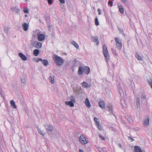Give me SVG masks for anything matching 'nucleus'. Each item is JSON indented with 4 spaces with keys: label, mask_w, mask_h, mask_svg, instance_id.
Wrapping results in <instances>:
<instances>
[{
    "label": "nucleus",
    "mask_w": 152,
    "mask_h": 152,
    "mask_svg": "<svg viewBox=\"0 0 152 152\" xmlns=\"http://www.w3.org/2000/svg\"><path fill=\"white\" fill-rule=\"evenodd\" d=\"M33 36L34 37H37L38 40L39 41H42L45 39V36L44 34H42L40 31L37 30L33 32Z\"/></svg>",
    "instance_id": "f257e3e1"
},
{
    "label": "nucleus",
    "mask_w": 152,
    "mask_h": 152,
    "mask_svg": "<svg viewBox=\"0 0 152 152\" xmlns=\"http://www.w3.org/2000/svg\"><path fill=\"white\" fill-rule=\"evenodd\" d=\"M53 59L54 63L57 66H61L64 63L63 60L61 57L56 55L53 56Z\"/></svg>",
    "instance_id": "f03ea898"
},
{
    "label": "nucleus",
    "mask_w": 152,
    "mask_h": 152,
    "mask_svg": "<svg viewBox=\"0 0 152 152\" xmlns=\"http://www.w3.org/2000/svg\"><path fill=\"white\" fill-rule=\"evenodd\" d=\"M103 52L106 61L107 62L109 60L110 57L105 45H103Z\"/></svg>",
    "instance_id": "7ed1b4c3"
},
{
    "label": "nucleus",
    "mask_w": 152,
    "mask_h": 152,
    "mask_svg": "<svg viewBox=\"0 0 152 152\" xmlns=\"http://www.w3.org/2000/svg\"><path fill=\"white\" fill-rule=\"evenodd\" d=\"M80 142L82 144H86L88 143V140L83 134H81L79 137Z\"/></svg>",
    "instance_id": "20e7f679"
},
{
    "label": "nucleus",
    "mask_w": 152,
    "mask_h": 152,
    "mask_svg": "<svg viewBox=\"0 0 152 152\" xmlns=\"http://www.w3.org/2000/svg\"><path fill=\"white\" fill-rule=\"evenodd\" d=\"M115 41L116 42V47L119 50H121L122 48V44L121 40L119 39L118 38H116L115 39Z\"/></svg>",
    "instance_id": "39448f33"
},
{
    "label": "nucleus",
    "mask_w": 152,
    "mask_h": 152,
    "mask_svg": "<svg viewBox=\"0 0 152 152\" xmlns=\"http://www.w3.org/2000/svg\"><path fill=\"white\" fill-rule=\"evenodd\" d=\"M32 45L36 48L38 49H39L41 48L42 47V43L37 41H34L32 43Z\"/></svg>",
    "instance_id": "423d86ee"
},
{
    "label": "nucleus",
    "mask_w": 152,
    "mask_h": 152,
    "mask_svg": "<svg viewBox=\"0 0 152 152\" xmlns=\"http://www.w3.org/2000/svg\"><path fill=\"white\" fill-rule=\"evenodd\" d=\"M46 130L48 131L51 132L54 129L53 126L50 124H46L44 125Z\"/></svg>",
    "instance_id": "0eeeda50"
},
{
    "label": "nucleus",
    "mask_w": 152,
    "mask_h": 152,
    "mask_svg": "<svg viewBox=\"0 0 152 152\" xmlns=\"http://www.w3.org/2000/svg\"><path fill=\"white\" fill-rule=\"evenodd\" d=\"M117 6L119 9V11L121 13H124V10L122 5L119 3H118Z\"/></svg>",
    "instance_id": "6e6552de"
},
{
    "label": "nucleus",
    "mask_w": 152,
    "mask_h": 152,
    "mask_svg": "<svg viewBox=\"0 0 152 152\" xmlns=\"http://www.w3.org/2000/svg\"><path fill=\"white\" fill-rule=\"evenodd\" d=\"M19 56L23 61H25L27 60V57L21 53H18Z\"/></svg>",
    "instance_id": "1a4fd4ad"
},
{
    "label": "nucleus",
    "mask_w": 152,
    "mask_h": 152,
    "mask_svg": "<svg viewBox=\"0 0 152 152\" xmlns=\"http://www.w3.org/2000/svg\"><path fill=\"white\" fill-rule=\"evenodd\" d=\"M22 27L24 30L26 31L28 29L29 25L26 23H24L22 24Z\"/></svg>",
    "instance_id": "9d476101"
},
{
    "label": "nucleus",
    "mask_w": 152,
    "mask_h": 152,
    "mask_svg": "<svg viewBox=\"0 0 152 152\" xmlns=\"http://www.w3.org/2000/svg\"><path fill=\"white\" fill-rule=\"evenodd\" d=\"M81 85L84 88H88L90 87L91 86V84H88L85 82H83L81 83Z\"/></svg>",
    "instance_id": "9b49d317"
},
{
    "label": "nucleus",
    "mask_w": 152,
    "mask_h": 152,
    "mask_svg": "<svg viewBox=\"0 0 152 152\" xmlns=\"http://www.w3.org/2000/svg\"><path fill=\"white\" fill-rule=\"evenodd\" d=\"M83 71L87 74H89L90 72V68L87 66H83Z\"/></svg>",
    "instance_id": "f8f14e48"
},
{
    "label": "nucleus",
    "mask_w": 152,
    "mask_h": 152,
    "mask_svg": "<svg viewBox=\"0 0 152 152\" xmlns=\"http://www.w3.org/2000/svg\"><path fill=\"white\" fill-rule=\"evenodd\" d=\"M11 10L14 12L17 13H18L20 11V10L17 7H11Z\"/></svg>",
    "instance_id": "ddd939ff"
},
{
    "label": "nucleus",
    "mask_w": 152,
    "mask_h": 152,
    "mask_svg": "<svg viewBox=\"0 0 152 152\" xmlns=\"http://www.w3.org/2000/svg\"><path fill=\"white\" fill-rule=\"evenodd\" d=\"M40 61L43 64L44 66H46L48 65L49 62L47 60L41 59Z\"/></svg>",
    "instance_id": "4468645a"
},
{
    "label": "nucleus",
    "mask_w": 152,
    "mask_h": 152,
    "mask_svg": "<svg viewBox=\"0 0 152 152\" xmlns=\"http://www.w3.org/2000/svg\"><path fill=\"white\" fill-rule=\"evenodd\" d=\"M99 107L103 109L105 108V105L104 102L102 100H100L99 102Z\"/></svg>",
    "instance_id": "2eb2a0df"
},
{
    "label": "nucleus",
    "mask_w": 152,
    "mask_h": 152,
    "mask_svg": "<svg viewBox=\"0 0 152 152\" xmlns=\"http://www.w3.org/2000/svg\"><path fill=\"white\" fill-rule=\"evenodd\" d=\"M65 104L66 105H69L71 107H74V105L73 102L69 101L66 102H65Z\"/></svg>",
    "instance_id": "dca6fc26"
},
{
    "label": "nucleus",
    "mask_w": 152,
    "mask_h": 152,
    "mask_svg": "<svg viewBox=\"0 0 152 152\" xmlns=\"http://www.w3.org/2000/svg\"><path fill=\"white\" fill-rule=\"evenodd\" d=\"M83 66H80L79 67L78 72V74L80 75H81L83 73Z\"/></svg>",
    "instance_id": "f3484780"
},
{
    "label": "nucleus",
    "mask_w": 152,
    "mask_h": 152,
    "mask_svg": "<svg viewBox=\"0 0 152 152\" xmlns=\"http://www.w3.org/2000/svg\"><path fill=\"white\" fill-rule=\"evenodd\" d=\"M93 41L94 42H96L97 45H98L99 44V42L98 40V37H92Z\"/></svg>",
    "instance_id": "a211bd4d"
},
{
    "label": "nucleus",
    "mask_w": 152,
    "mask_h": 152,
    "mask_svg": "<svg viewBox=\"0 0 152 152\" xmlns=\"http://www.w3.org/2000/svg\"><path fill=\"white\" fill-rule=\"evenodd\" d=\"M54 77L55 76L54 75H50L49 78L50 82L52 84H53L54 83Z\"/></svg>",
    "instance_id": "6ab92c4d"
},
{
    "label": "nucleus",
    "mask_w": 152,
    "mask_h": 152,
    "mask_svg": "<svg viewBox=\"0 0 152 152\" xmlns=\"http://www.w3.org/2000/svg\"><path fill=\"white\" fill-rule=\"evenodd\" d=\"M85 104L86 106L88 107L89 108L91 107L90 103L89 102L88 99L87 98H86V99Z\"/></svg>",
    "instance_id": "aec40b11"
},
{
    "label": "nucleus",
    "mask_w": 152,
    "mask_h": 152,
    "mask_svg": "<svg viewBox=\"0 0 152 152\" xmlns=\"http://www.w3.org/2000/svg\"><path fill=\"white\" fill-rule=\"evenodd\" d=\"M135 152H142L141 149L138 146H135L134 147Z\"/></svg>",
    "instance_id": "412c9836"
},
{
    "label": "nucleus",
    "mask_w": 152,
    "mask_h": 152,
    "mask_svg": "<svg viewBox=\"0 0 152 152\" xmlns=\"http://www.w3.org/2000/svg\"><path fill=\"white\" fill-rule=\"evenodd\" d=\"M108 111L111 113L113 114V110H112V106L110 104L107 107Z\"/></svg>",
    "instance_id": "4be33fe9"
},
{
    "label": "nucleus",
    "mask_w": 152,
    "mask_h": 152,
    "mask_svg": "<svg viewBox=\"0 0 152 152\" xmlns=\"http://www.w3.org/2000/svg\"><path fill=\"white\" fill-rule=\"evenodd\" d=\"M10 104L13 108L15 109L17 108V106L15 105V102L14 100H11L10 102Z\"/></svg>",
    "instance_id": "5701e85b"
},
{
    "label": "nucleus",
    "mask_w": 152,
    "mask_h": 152,
    "mask_svg": "<svg viewBox=\"0 0 152 152\" xmlns=\"http://www.w3.org/2000/svg\"><path fill=\"white\" fill-rule=\"evenodd\" d=\"M136 106L137 108H138L140 107V99L139 97H137L136 99Z\"/></svg>",
    "instance_id": "b1692460"
},
{
    "label": "nucleus",
    "mask_w": 152,
    "mask_h": 152,
    "mask_svg": "<svg viewBox=\"0 0 152 152\" xmlns=\"http://www.w3.org/2000/svg\"><path fill=\"white\" fill-rule=\"evenodd\" d=\"M39 50L38 49H35L33 53L35 56H38L39 54Z\"/></svg>",
    "instance_id": "393cba45"
},
{
    "label": "nucleus",
    "mask_w": 152,
    "mask_h": 152,
    "mask_svg": "<svg viewBox=\"0 0 152 152\" xmlns=\"http://www.w3.org/2000/svg\"><path fill=\"white\" fill-rule=\"evenodd\" d=\"M37 130L39 133L42 135L44 136L45 134V133L43 131H42L41 129L39 128H38Z\"/></svg>",
    "instance_id": "a878e982"
},
{
    "label": "nucleus",
    "mask_w": 152,
    "mask_h": 152,
    "mask_svg": "<svg viewBox=\"0 0 152 152\" xmlns=\"http://www.w3.org/2000/svg\"><path fill=\"white\" fill-rule=\"evenodd\" d=\"M149 123V118H146L145 120L144 123V125L145 126H147Z\"/></svg>",
    "instance_id": "bb28decb"
},
{
    "label": "nucleus",
    "mask_w": 152,
    "mask_h": 152,
    "mask_svg": "<svg viewBox=\"0 0 152 152\" xmlns=\"http://www.w3.org/2000/svg\"><path fill=\"white\" fill-rule=\"evenodd\" d=\"M121 104L122 106L124 108H125L126 107V104L124 100H121Z\"/></svg>",
    "instance_id": "cd10ccee"
},
{
    "label": "nucleus",
    "mask_w": 152,
    "mask_h": 152,
    "mask_svg": "<svg viewBox=\"0 0 152 152\" xmlns=\"http://www.w3.org/2000/svg\"><path fill=\"white\" fill-rule=\"evenodd\" d=\"M94 120L96 126L100 124L99 122L98 121V119L97 118L94 117Z\"/></svg>",
    "instance_id": "c85d7f7f"
},
{
    "label": "nucleus",
    "mask_w": 152,
    "mask_h": 152,
    "mask_svg": "<svg viewBox=\"0 0 152 152\" xmlns=\"http://www.w3.org/2000/svg\"><path fill=\"white\" fill-rule=\"evenodd\" d=\"M98 150L99 152H105L107 151L106 149L105 148H98Z\"/></svg>",
    "instance_id": "c756f323"
},
{
    "label": "nucleus",
    "mask_w": 152,
    "mask_h": 152,
    "mask_svg": "<svg viewBox=\"0 0 152 152\" xmlns=\"http://www.w3.org/2000/svg\"><path fill=\"white\" fill-rule=\"evenodd\" d=\"M136 57L138 60L139 61L142 60V58L141 56L138 53H136Z\"/></svg>",
    "instance_id": "7c9ffc66"
},
{
    "label": "nucleus",
    "mask_w": 152,
    "mask_h": 152,
    "mask_svg": "<svg viewBox=\"0 0 152 152\" xmlns=\"http://www.w3.org/2000/svg\"><path fill=\"white\" fill-rule=\"evenodd\" d=\"M72 44L76 48L78 49L79 48V46L76 42L75 41H73L72 42Z\"/></svg>",
    "instance_id": "2f4dec72"
},
{
    "label": "nucleus",
    "mask_w": 152,
    "mask_h": 152,
    "mask_svg": "<svg viewBox=\"0 0 152 152\" xmlns=\"http://www.w3.org/2000/svg\"><path fill=\"white\" fill-rule=\"evenodd\" d=\"M9 28L8 27H5L4 28V32L7 34L8 33V31Z\"/></svg>",
    "instance_id": "473e14b6"
},
{
    "label": "nucleus",
    "mask_w": 152,
    "mask_h": 152,
    "mask_svg": "<svg viewBox=\"0 0 152 152\" xmlns=\"http://www.w3.org/2000/svg\"><path fill=\"white\" fill-rule=\"evenodd\" d=\"M95 24L96 26H98L99 25V23L98 20V19L97 18H95Z\"/></svg>",
    "instance_id": "72a5a7b5"
},
{
    "label": "nucleus",
    "mask_w": 152,
    "mask_h": 152,
    "mask_svg": "<svg viewBox=\"0 0 152 152\" xmlns=\"http://www.w3.org/2000/svg\"><path fill=\"white\" fill-rule=\"evenodd\" d=\"M71 102H72L73 103H75V97L73 96H71V98L70 99Z\"/></svg>",
    "instance_id": "f704fd0d"
},
{
    "label": "nucleus",
    "mask_w": 152,
    "mask_h": 152,
    "mask_svg": "<svg viewBox=\"0 0 152 152\" xmlns=\"http://www.w3.org/2000/svg\"><path fill=\"white\" fill-rule=\"evenodd\" d=\"M111 50H112V52L114 54L115 56H118V54L117 53L116 51L114 50V49L112 48L111 49Z\"/></svg>",
    "instance_id": "c9c22d12"
},
{
    "label": "nucleus",
    "mask_w": 152,
    "mask_h": 152,
    "mask_svg": "<svg viewBox=\"0 0 152 152\" xmlns=\"http://www.w3.org/2000/svg\"><path fill=\"white\" fill-rule=\"evenodd\" d=\"M148 82L149 84L150 85L152 88V79H151L150 80H148Z\"/></svg>",
    "instance_id": "e433bc0d"
},
{
    "label": "nucleus",
    "mask_w": 152,
    "mask_h": 152,
    "mask_svg": "<svg viewBox=\"0 0 152 152\" xmlns=\"http://www.w3.org/2000/svg\"><path fill=\"white\" fill-rule=\"evenodd\" d=\"M96 126L97 127L98 129L100 131H102V127L101 126L100 124H99V125Z\"/></svg>",
    "instance_id": "4c0bfd02"
},
{
    "label": "nucleus",
    "mask_w": 152,
    "mask_h": 152,
    "mask_svg": "<svg viewBox=\"0 0 152 152\" xmlns=\"http://www.w3.org/2000/svg\"><path fill=\"white\" fill-rule=\"evenodd\" d=\"M141 97L142 99H146V96L144 93H143L141 94Z\"/></svg>",
    "instance_id": "58836bf2"
},
{
    "label": "nucleus",
    "mask_w": 152,
    "mask_h": 152,
    "mask_svg": "<svg viewBox=\"0 0 152 152\" xmlns=\"http://www.w3.org/2000/svg\"><path fill=\"white\" fill-rule=\"evenodd\" d=\"M127 120L131 124H132L133 123V120L131 118L129 117L127 118Z\"/></svg>",
    "instance_id": "ea45409f"
},
{
    "label": "nucleus",
    "mask_w": 152,
    "mask_h": 152,
    "mask_svg": "<svg viewBox=\"0 0 152 152\" xmlns=\"http://www.w3.org/2000/svg\"><path fill=\"white\" fill-rule=\"evenodd\" d=\"M24 12L26 13H28V10L27 8H24Z\"/></svg>",
    "instance_id": "a19ab883"
},
{
    "label": "nucleus",
    "mask_w": 152,
    "mask_h": 152,
    "mask_svg": "<svg viewBox=\"0 0 152 152\" xmlns=\"http://www.w3.org/2000/svg\"><path fill=\"white\" fill-rule=\"evenodd\" d=\"M21 82L23 83H26V80L24 78H22L21 79Z\"/></svg>",
    "instance_id": "79ce46f5"
},
{
    "label": "nucleus",
    "mask_w": 152,
    "mask_h": 152,
    "mask_svg": "<svg viewBox=\"0 0 152 152\" xmlns=\"http://www.w3.org/2000/svg\"><path fill=\"white\" fill-rule=\"evenodd\" d=\"M99 137L102 140H104L105 139L104 137H103L102 135L100 134L99 135Z\"/></svg>",
    "instance_id": "37998d69"
},
{
    "label": "nucleus",
    "mask_w": 152,
    "mask_h": 152,
    "mask_svg": "<svg viewBox=\"0 0 152 152\" xmlns=\"http://www.w3.org/2000/svg\"><path fill=\"white\" fill-rule=\"evenodd\" d=\"M118 29L120 33H122L123 32V29L122 28L118 27Z\"/></svg>",
    "instance_id": "c03bdc74"
},
{
    "label": "nucleus",
    "mask_w": 152,
    "mask_h": 152,
    "mask_svg": "<svg viewBox=\"0 0 152 152\" xmlns=\"http://www.w3.org/2000/svg\"><path fill=\"white\" fill-rule=\"evenodd\" d=\"M108 4L112 7L113 5V2L112 1H109L108 2Z\"/></svg>",
    "instance_id": "a18cd8bd"
},
{
    "label": "nucleus",
    "mask_w": 152,
    "mask_h": 152,
    "mask_svg": "<svg viewBox=\"0 0 152 152\" xmlns=\"http://www.w3.org/2000/svg\"><path fill=\"white\" fill-rule=\"evenodd\" d=\"M42 59L41 58H37L36 60H35V61L36 62H39V61H40V60L41 59Z\"/></svg>",
    "instance_id": "49530a36"
},
{
    "label": "nucleus",
    "mask_w": 152,
    "mask_h": 152,
    "mask_svg": "<svg viewBox=\"0 0 152 152\" xmlns=\"http://www.w3.org/2000/svg\"><path fill=\"white\" fill-rule=\"evenodd\" d=\"M98 12V14L99 15H100L101 14V11L100 9H98L97 10Z\"/></svg>",
    "instance_id": "de8ad7c7"
},
{
    "label": "nucleus",
    "mask_w": 152,
    "mask_h": 152,
    "mask_svg": "<svg viewBox=\"0 0 152 152\" xmlns=\"http://www.w3.org/2000/svg\"><path fill=\"white\" fill-rule=\"evenodd\" d=\"M48 0V3L50 4H52V0Z\"/></svg>",
    "instance_id": "09e8293b"
},
{
    "label": "nucleus",
    "mask_w": 152,
    "mask_h": 152,
    "mask_svg": "<svg viewBox=\"0 0 152 152\" xmlns=\"http://www.w3.org/2000/svg\"><path fill=\"white\" fill-rule=\"evenodd\" d=\"M59 1L62 4H64L65 3V0H59Z\"/></svg>",
    "instance_id": "8fccbe9b"
},
{
    "label": "nucleus",
    "mask_w": 152,
    "mask_h": 152,
    "mask_svg": "<svg viewBox=\"0 0 152 152\" xmlns=\"http://www.w3.org/2000/svg\"><path fill=\"white\" fill-rule=\"evenodd\" d=\"M128 138L129 139H130L131 140V141H133L134 140V139L132 138L131 137H129Z\"/></svg>",
    "instance_id": "3c124183"
},
{
    "label": "nucleus",
    "mask_w": 152,
    "mask_h": 152,
    "mask_svg": "<svg viewBox=\"0 0 152 152\" xmlns=\"http://www.w3.org/2000/svg\"><path fill=\"white\" fill-rule=\"evenodd\" d=\"M118 145L120 148H122V146L121 143H119Z\"/></svg>",
    "instance_id": "603ef678"
},
{
    "label": "nucleus",
    "mask_w": 152,
    "mask_h": 152,
    "mask_svg": "<svg viewBox=\"0 0 152 152\" xmlns=\"http://www.w3.org/2000/svg\"><path fill=\"white\" fill-rule=\"evenodd\" d=\"M123 3H125L127 1V0H121Z\"/></svg>",
    "instance_id": "864d4df0"
},
{
    "label": "nucleus",
    "mask_w": 152,
    "mask_h": 152,
    "mask_svg": "<svg viewBox=\"0 0 152 152\" xmlns=\"http://www.w3.org/2000/svg\"><path fill=\"white\" fill-rule=\"evenodd\" d=\"M79 152H84V151L80 149L79 150Z\"/></svg>",
    "instance_id": "5fc2aeb1"
},
{
    "label": "nucleus",
    "mask_w": 152,
    "mask_h": 152,
    "mask_svg": "<svg viewBox=\"0 0 152 152\" xmlns=\"http://www.w3.org/2000/svg\"><path fill=\"white\" fill-rule=\"evenodd\" d=\"M0 93L1 94V95L2 96V94H1V92H0Z\"/></svg>",
    "instance_id": "6e6d98bb"
},
{
    "label": "nucleus",
    "mask_w": 152,
    "mask_h": 152,
    "mask_svg": "<svg viewBox=\"0 0 152 152\" xmlns=\"http://www.w3.org/2000/svg\"><path fill=\"white\" fill-rule=\"evenodd\" d=\"M25 16H26V17H27V15H25Z\"/></svg>",
    "instance_id": "4d7b16f0"
},
{
    "label": "nucleus",
    "mask_w": 152,
    "mask_h": 152,
    "mask_svg": "<svg viewBox=\"0 0 152 152\" xmlns=\"http://www.w3.org/2000/svg\"><path fill=\"white\" fill-rule=\"evenodd\" d=\"M80 91H82V90H81V89H80Z\"/></svg>",
    "instance_id": "13d9d810"
},
{
    "label": "nucleus",
    "mask_w": 152,
    "mask_h": 152,
    "mask_svg": "<svg viewBox=\"0 0 152 152\" xmlns=\"http://www.w3.org/2000/svg\"><path fill=\"white\" fill-rule=\"evenodd\" d=\"M27 0H26V1H27Z\"/></svg>",
    "instance_id": "bf43d9fd"
}]
</instances>
